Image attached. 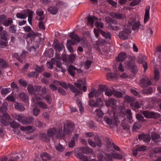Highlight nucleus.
<instances>
[{
	"label": "nucleus",
	"instance_id": "f257e3e1",
	"mask_svg": "<svg viewBox=\"0 0 161 161\" xmlns=\"http://www.w3.org/2000/svg\"><path fill=\"white\" fill-rule=\"evenodd\" d=\"M119 110L120 112L119 113V115L116 116L115 114L114 116V120L115 121V125H117L119 123L122 121L121 126L124 130H128L130 129V127L129 125L125 123V109L123 106H120L119 108Z\"/></svg>",
	"mask_w": 161,
	"mask_h": 161
},
{
	"label": "nucleus",
	"instance_id": "f03ea898",
	"mask_svg": "<svg viewBox=\"0 0 161 161\" xmlns=\"http://www.w3.org/2000/svg\"><path fill=\"white\" fill-rule=\"evenodd\" d=\"M47 134L50 137L54 136L56 138H61L63 136L62 129H59L57 130L55 128L49 129L47 131Z\"/></svg>",
	"mask_w": 161,
	"mask_h": 161
},
{
	"label": "nucleus",
	"instance_id": "7ed1b4c3",
	"mask_svg": "<svg viewBox=\"0 0 161 161\" xmlns=\"http://www.w3.org/2000/svg\"><path fill=\"white\" fill-rule=\"evenodd\" d=\"M94 23L95 25L97 28V29H99V28H103V23L102 22L98 21V19L96 17H91L90 16L88 17H87V24L90 25L93 27L94 26Z\"/></svg>",
	"mask_w": 161,
	"mask_h": 161
},
{
	"label": "nucleus",
	"instance_id": "20e7f679",
	"mask_svg": "<svg viewBox=\"0 0 161 161\" xmlns=\"http://www.w3.org/2000/svg\"><path fill=\"white\" fill-rule=\"evenodd\" d=\"M140 25V22L139 21H136L134 18H130L128 23V26L131 27L132 29L134 31L137 30L139 28Z\"/></svg>",
	"mask_w": 161,
	"mask_h": 161
},
{
	"label": "nucleus",
	"instance_id": "39448f33",
	"mask_svg": "<svg viewBox=\"0 0 161 161\" xmlns=\"http://www.w3.org/2000/svg\"><path fill=\"white\" fill-rule=\"evenodd\" d=\"M94 31L97 37H98L99 33H100L103 36L105 37L106 39H108L110 40L111 39L112 35L111 33L109 32H105L101 29H94Z\"/></svg>",
	"mask_w": 161,
	"mask_h": 161
},
{
	"label": "nucleus",
	"instance_id": "423d86ee",
	"mask_svg": "<svg viewBox=\"0 0 161 161\" xmlns=\"http://www.w3.org/2000/svg\"><path fill=\"white\" fill-rule=\"evenodd\" d=\"M69 36L71 39L67 40V42L71 45H75L76 42H79L81 40L78 36L73 32L70 33Z\"/></svg>",
	"mask_w": 161,
	"mask_h": 161
},
{
	"label": "nucleus",
	"instance_id": "0eeeda50",
	"mask_svg": "<svg viewBox=\"0 0 161 161\" xmlns=\"http://www.w3.org/2000/svg\"><path fill=\"white\" fill-rule=\"evenodd\" d=\"M139 84L141 87L144 88L152 85V83L149 79L145 76L140 79Z\"/></svg>",
	"mask_w": 161,
	"mask_h": 161
},
{
	"label": "nucleus",
	"instance_id": "6e6552de",
	"mask_svg": "<svg viewBox=\"0 0 161 161\" xmlns=\"http://www.w3.org/2000/svg\"><path fill=\"white\" fill-rule=\"evenodd\" d=\"M11 120L10 116L7 113H4L2 116L0 115V121L5 126L8 125Z\"/></svg>",
	"mask_w": 161,
	"mask_h": 161
},
{
	"label": "nucleus",
	"instance_id": "1a4fd4ad",
	"mask_svg": "<svg viewBox=\"0 0 161 161\" xmlns=\"http://www.w3.org/2000/svg\"><path fill=\"white\" fill-rule=\"evenodd\" d=\"M142 114L147 118L157 119L160 116V115L159 114L153 111H144L143 112Z\"/></svg>",
	"mask_w": 161,
	"mask_h": 161
},
{
	"label": "nucleus",
	"instance_id": "9d476101",
	"mask_svg": "<svg viewBox=\"0 0 161 161\" xmlns=\"http://www.w3.org/2000/svg\"><path fill=\"white\" fill-rule=\"evenodd\" d=\"M131 33V30L127 29H125L123 31L119 32V37L121 40H125L127 39L129 34Z\"/></svg>",
	"mask_w": 161,
	"mask_h": 161
},
{
	"label": "nucleus",
	"instance_id": "9b49d317",
	"mask_svg": "<svg viewBox=\"0 0 161 161\" xmlns=\"http://www.w3.org/2000/svg\"><path fill=\"white\" fill-rule=\"evenodd\" d=\"M75 56L74 54L66 56L63 55L62 59L64 62L68 63H72L74 61Z\"/></svg>",
	"mask_w": 161,
	"mask_h": 161
},
{
	"label": "nucleus",
	"instance_id": "f8f14e48",
	"mask_svg": "<svg viewBox=\"0 0 161 161\" xmlns=\"http://www.w3.org/2000/svg\"><path fill=\"white\" fill-rule=\"evenodd\" d=\"M109 15L114 18H115L117 19H123L125 18V14H121L120 13H115L114 12H111Z\"/></svg>",
	"mask_w": 161,
	"mask_h": 161
},
{
	"label": "nucleus",
	"instance_id": "ddd939ff",
	"mask_svg": "<svg viewBox=\"0 0 161 161\" xmlns=\"http://www.w3.org/2000/svg\"><path fill=\"white\" fill-rule=\"evenodd\" d=\"M54 49L56 51H60L62 50L64 47L62 43L59 44L58 41L57 39L54 40L53 44Z\"/></svg>",
	"mask_w": 161,
	"mask_h": 161
},
{
	"label": "nucleus",
	"instance_id": "4468645a",
	"mask_svg": "<svg viewBox=\"0 0 161 161\" xmlns=\"http://www.w3.org/2000/svg\"><path fill=\"white\" fill-rule=\"evenodd\" d=\"M100 91L99 90L96 91L95 89H92L91 92L88 94V97L92 98L94 97H97L99 96Z\"/></svg>",
	"mask_w": 161,
	"mask_h": 161
},
{
	"label": "nucleus",
	"instance_id": "2eb2a0df",
	"mask_svg": "<svg viewBox=\"0 0 161 161\" xmlns=\"http://www.w3.org/2000/svg\"><path fill=\"white\" fill-rule=\"evenodd\" d=\"M75 155L76 157L81 160V161H89V159L87 157L83 155L81 153H76Z\"/></svg>",
	"mask_w": 161,
	"mask_h": 161
},
{
	"label": "nucleus",
	"instance_id": "dca6fc26",
	"mask_svg": "<svg viewBox=\"0 0 161 161\" xmlns=\"http://www.w3.org/2000/svg\"><path fill=\"white\" fill-rule=\"evenodd\" d=\"M127 65L130 69V71L135 73L137 70V68L133 61H129L127 63Z\"/></svg>",
	"mask_w": 161,
	"mask_h": 161
},
{
	"label": "nucleus",
	"instance_id": "f3484780",
	"mask_svg": "<svg viewBox=\"0 0 161 161\" xmlns=\"http://www.w3.org/2000/svg\"><path fill=\"white\" fill-rule=\"evenodd\" d=\"M150 9V6H147L145 12V14L144 18V23H146L149 19L150 18L149 15V10Z\"/></svg>",
	"mask_w": 161,
	"mask_h": 161
},
{
	"label": "nucleus",
	"instance_id": "a211bd4d",
	"mask_svg": "<svg viewBox=\"0 0 161 161\" xmlns=\"http://www.w3.org/2000/svg\"><path fill=\"white\" fill-rule=\"evenodd\" d=\"M75 86L80 89H81V86L86 84V81L84 79L77 80L76 82L74 83Z\"/></svg>",
	"mask_w": 161,
	"mask_h": 161
},
{
	"label": "nucleus",
	"instance_id": "6ab92c4d",
	"mask_svg": "<svg viewBox=\"0 0 161 161\" xmlns=\"http://www.w3.org/2000/svg\"><path fill=\"white\" fill-rule=\"evenodd\" d=\"M76 70H77V68L72 65H69L67 69L69 73L72 76H75V71Z\"/></svg>",
	"mask_w": 161,
	"mask_h": 161
},
{
	"label": "nucleus",
	"instance_id": "aec40b11",
	"mask_svg": "<svg viewBox=\"0 0 161 161\" xmlns=\"http://www.w3.org/2000/svg\"><path fill=\"white\" fill-rule=\"evenodd\" d=\"M126 58V54L125 52L120 53L118 57L116 58V60L117 61L121 62L125 60Z\"/></svg>",
	"mask_w": 161,
	"mask_h": 161
},
{
	"label": "nucleus",
	"instance_id": "412c9836",
	"mask_svg": "<svg viewBox=\"0 0 161 161\" xmlns=\"http://www.w3.org/2000/svg\"><path fill=\"white\" fill-rule=\"evenodd\" d=\"M138 138L139 139H142L146 142H150V137L149 135H139Z\"/></svg>",
	"mask_w": 161,
	"mask_h": 161
},
{
	"label": "nucleus",
	"instance_id": "4be33fe9",
	"mask_svg": "<svg viewBox=\"0 0 161 161\" xmlns=\"http://www.w3.org/2000/svg\"><path fill=\"white\" fill-rule=\"evenodd\" d=\"M116 100L114 98H111L106 101L105 103L106 106L109 107L111 106L112 107L115 106L116 105Z\"/></svg>",
	"mask_w": 161,
	"mask_h": 161
},
{
	"label": "nucleus",
	"instance_id": "5701e85b",
	"mask_svg": "<svg viewBox=\"0 0 161 161\" xmlns=\"http://www.w3.org/2000/svg\"><path fill=\"white\" fill-rule=\"evenodd\" d=\"M56 65L57 68H56V70L57 72L60 71L63 73H64L66 71V70L62 67L61 62L57 61L56 63Z\"/></svg>",
	"mask_w": 161,
	"mask_h": 161
},
{
	"label": "nucleus",
	"instance_id": "b1692460",
	"mask_svg": "<svg viewBox=\"0 0 161 161\" xmlns=\"http://www.w3.org/2000/svg\"><path fill=\"white\" fill-rule=\"evenodd\" d=\"M152 140L155 143H157L160 141V137L159 135L153 133L151 135Z\"/></svg>",
	"mask_w": 161,
	"mask_h": 161
},
{
	"label": "nucleus",
	"instance_id": "393cba45",
	"mask_svg": "<svg viewBox=\"0 0 161 161\" xmlns=\"http://www.w3.org/2000/svg\"><path fill=\"white\" fill-rule=\"evenodd\" d=\"M34 121V118L32 116L26 117L25 116L23 124H30Z\"/></svg>",
	"mask_w": 161,
	"mask_h": 161
},
{
	"label": "nucleus",
	"instance_id": "a878e982",
	"mask_svg": "<svg viewBox=\"0 0 161 161\" xmlns=\"http://www.w3.org/2000/svg\"><path fill=\"white\" fill-rule=\"evenodd\" d=\"M19 97L21 100L25 103L28 102L29 99L27 94L24 92L21 93L19 94Z\"/></svg>",
	"mask_w": 161,
	"mask_h": 161
},
{
	"label": "nucleus",
	"instance_id": "bb28decb",
	"mask_svg": "<svg viewBox=\"0 0 161 161\" xmlns=\"http://www.w3.org/2000/svg\"><path fill=\"white\" fill-rule=\"evenodd\" d=\"M13 116L15 119L17 120L18 121L23 123L25 117V116L23 115L22 114L19 115L14 114Z\"/></svg>",
	"mask_w": 161,
	"mask_h": 161
},
{
	"label": "nucleus",
	"instance_id": "cd10ccee",
	"mask_svg": "<svg viewBox=\"0 0 161 161\" xmlns=\"http://www.w3.org/2000/svg\"><path fill=\"white\" fill-rule=\"evenodd\" d=\"M48 10L50 14L54 15L56 14L58 11V8L56 7L53 6L49 7Z\"/></svg>",
	"mask_w": 161,
	"mask_h": 161
},
{
	"label": "nucleus",
	"instance_id": "c85d7f7f",
	"mask_svg": "<svg viewBox=\"0 0 161 161\" xmlns=\"http://www.w3.org/2000/svg\"><path fill=\"white\" fill-rule=\"evenodd\" d=\"M42 100V98L40 95H35L32 98V102L35 104H37L39 102H41L39 100Z\"/></svg>",
	"mask_w": 161,
	"mask_h": 161
},
{
	"label": "nucleus",
	"instance_id": "c756f323",
	"mask_svg": "<svg viewBox=\"0 0 161 161\" xmlns=\"http://www.w3.org/2000/svg\"><path fill=\"white\" fill-rule=\"evenodd\" d=\"M40 156L43 161H47L51 159L50 155L46 153H41Z\"/></svg>",
	"mask_w": 161,
	"mask_h": 161
},
{
	"label": "nucleus",
	"instance_id": "7c9ffc66",
	"mask_svg": "<svg viewBox=\"0 0 161 161\" xmlns=\"http://www.w3.org/2000/svg\"><path fill=\"white\" fill-rule=\"evenodd\" d=\"M0 35L2 39L5 41L7 40V37L8 36V34L6 31L3 30L1 32Z\"/></svg>",
	"mask_w": 161,
	"mask_h": 161
},
{
	"label": "nucleus",
	"instance_id": "2f4dec72",
	"mask_svg": "<svg viewBox=\"0 0 161 161\" xmlns=\"http://www.w3.org/2000/svg\"><path fill=\"white\" fill-rule=\"evenodd\" d=\"M27 90L29 93L31 94H35V86H33L32 84H29L28 85Z\"/></svg>",
	"mask_w": 161,
	"mask_h": 161
},
{
	"label": "nucleus",
	"instance_id": "473e14b6",
	"mask_svg": "<svg viewBox=\"0 0 161 161\" xmlns=\"http://www.w3.org/2000/svg\"><path fill=\"white\" fill-rule=\"evenodd\" d=\"M94 139L96 146H97L99 147H101L102 146V143L99 136L97 135L95 136Z\"/></svg>",
	"mask_w": 161,
	"mask_h": 161
},
{
	"label": "nucleus",
	"instance_id": "72a5a7b5",
	"mask_svg": "<svg viewBox=\"0 0 161 161\" xmlns=\"http://www.w3.org/2000/svg\"><path fill=\"white\" fill-rule=\"evenodd\" d=\"M130 106L134 110L138 109L141 107L139 103L137 101L132 102L130 104Z\"/></svg>",
	"mask_w": 161,
	"mask_h": 161
},
{
	"label": "nucleus",
	"instance_id": "f704fd0d",
	"mask_svg": "<svg viewBox=\"0 0 161 161\" xmlns=\"http://www.w3.org/2000/svg\"><path fill=\"white\" fill-rule=\"evenodd\" d=\"M124 156V154H119L116 152L113 153V157L114 159L118 160L121 159L123 158Z\"/></svg>",
	"mask_w": 161,
	"mask_h": 161
},
{
	"label": "nucleus",
	"instance_id": "c9c22d12",
	"mask_svg": "<svg viewBox=\"0 0 161 161\" xmlns=\"http://www.w3.org/2000/svg\"><path fill=\"white\" fill-rule=\"evenodd\" d=\"M8 103L6 102H4L1 107H0V113H6V111L7 109Z\"/></svg>",
	"mask_w": 161,
	"mask_h": 161
},
{
	"label": "nucleus",
	"instance_id": "e433bc0d",
	"mask_svg": "<svg viewBox=\"0 0 161 161\" xmlns=\"http://www.w3.org/2000/svg\"><path fill=\"white\" fill-rule=\"evenodd\" d=\"M82 152L85 154H89L92 153L93 151L92 149L90 148L87 147H82L81 148Z\"/></svg>",
	"mask_w": 161,
	"mask_h": 161
},
{
	"label": "nucleus",
	"instance_id": "4c0bfd02",
	"mask_svg": "<svg viewBox=\"0 0 161 161\" xmlns=\"http://www.w3.org/2000/svg\"><path fill=\"white\" fill-rule=\"evenodd\" d=\"M36 13L37 15L40 17L39 18H38V20H42L44 19V17H42L44 14V12L43 11L40 9H38L36 11Z\"/></svg>",
	"mask_w": 161,
	"mask_h": 161
},
{
	"label": "nucleus",
	"instance_id": "58836bf2",
	"mask_svg": "<svg viewBox=\"0 0 161 161\" xmlns=\"http://www.w3.org/2000/svg\"><path fill=\"white\" fill-rule=\"evenodd\" d=\"M13 22V20L11 18H9L7 19H6L5 22L3 24V25L5 26H8L12 25Z\"/></svg>",
	"mask_w": 161,
	"mask_h": 161
},
{
	"label": "nucleus",
	"instance_id": "ea45409f",
	"mask_svg": "<svg viewBox=\"0 0 161 161\" xmlns=\"http://www.w3.org/2000/svg\"><path fill=\"white\" fill-rule=\"evenodd\" d=\"M153 92V89L151 87H149L147 89H143L142 91V92L143 94H145L148 95L152 93Z\"/></svg>",
	"mask_w": 161,
	"mask_h": 161
},
{
	"label": "nucleus",
	"instance_id": "a19ab883",
	"mask_svg": "<svg viewBox=\"0 0 161 161\" xmlns=\"http://www.w3.org/2000/svg\"><path fill=\"white\" fill-rule=\"evenodd\" d=\"M27 11H28V12L27 13V15L28 16V21L29 23L31 25L33 12L32 11H30L29 9L27 10Z\"/></svg>",
	"mask_w": 161,
	"mask_h": 161
},
{
	"label": "nucleus",
	"instance_id": "79ce46f5",
	"mask_svg": "<svg viewBox=\"0 0 161 161\" xmlns=\"http://www.w3.org/2000/svg\"><path fill=\"white\" fill-rule=\"evenodd\" d=\"M114 89L107 88L105 91V94L108 97L111 96L114 94Z\"/></svg>",
	"mask_w": 161,
	"mask_h": 161
},
{
	"label": "nucleus",
	"instance_id": "37998d69",
	"mask_svg": "<svg viewBox=\"0 0 161 161\" xmlns=\"http://www.w3.org/2000/svg\"><path fill=\"white\" fill-rule=\"evenodd\" d=\"M117 77V75L115 74H113L111 73H108L107 74V79L108 80H109L111 79H116Z\"/></svg>",
	"mask_w": 161,
	"mask_h": 161
},
{
	"label": "nucleus",
	"instance_id": "c03bdc74",
	"mask_svg": "<svg viewBox=\"0 0 161 161\" xmlns=\"http://www.w3.org/2000/svg\"><path fill=\"white\" fill-rule=\"evenodd\" d=\"M104 158V161L106 160V161H113V159L114 158L113 157V153L110 154L109 153H106V157Z\"/></svg>",
	"mask_w": 161,
	"mask_h": 161
},
{
	"label": "nucleus",
	"instance_id": "a18cd8bd",
	"mask_svg": "<svg viewBox=\"0 0 161 161\" xmlns=\"http://www.w3.org/2000/svg\"><path fill=\"white\" fill-rule=\"evenodd\" d=\"M68 86L71 91L77 93L80 92V91L79 90L76 88L75 87L73 86V85L69 84Z\"/></svg>",
	"mask_w": 161,
	"mask_h": 161
},
{
	"label": "nucleus",
	"instance_id": "49530a36",
	"mask_svg": "<svg viewBox=\"0 0 161 161\" xmlns=\"http://www.w3.org/2000/svg\"><path fill=\"white\" fill-rule=\"evenodd\" d=\"M14 106L15 108L20 111H23L25 109V108L24 106L19 103H16L14 104Z\"/></svg>",
	"mask_w": 161,
	"mask_h": 161
},
{
	"label": "nucleus",
	"instance_id": "de8ad7c7",
	"mask_svg": "<svg viewBox=\"0 0 161 161\" xmlns=\"http://www.w3.org/2000/svg\"><path fill=\"white\" fill-rule=\"evenodd\" d=\"M55 147L57 151L60 152H63L65 149L64 147L60 144H58L56 145Z\"/></svg>",
	"mask_w": 161,
	"mask_h": 161
},
{
	"label": "nucleus",
	"instance_id": "09e8293b",
	"mask_svg": "<svg viewBox=\"0 0 161 161\" xmlns=\"http://www.w3.org/2000/svg\"><path fill=\"white\" fill-rule=\"evenodd\" d=\"M154 80L156 81H158L159 78V72L157 69H155L154 70Z\"/></svg>",
	"mask_w": 161,
	"mask_h": 161
},
{
	"label": "nucleus",
	"instance_id": "8fccbe9b",
	"mask_svg": "<svg viewBox=\"0 0 161 161\" xmlns=\"http://www.w3.org/2000/svg\"><path fill=\"white\" fill-rule=\"evenodd\" d=\"M40 109L36 106L33 109V114L35 116H37L40 114Z\"/></svg>",
	"mask_w": 161,
	"mask_h": 161
},
{
	"label": "nucleus",
	"instance_id": "3c124183",
	"mask_svg": "<svg viewBox=\"0 0 161 161\" xmlns=\"http://www.w3.org/2000/svg\"><path fill=\"white\" fill-rule=\"evenodd\" d=\"M42 108L46 109L48 108V106L47 104L41 101L37 104Z\"/></svg>",
	"mask_w": 161,
	"mask_h": 161
},
{
	"label": "nucleus",
	"instance_id": "603ef678",
	"mask_svg": "<svg viewBox=\"0 0 161 161\" xmlns=\"http://www.w3.org/2000/svg\"><path fill=\"white\" fill-rule=\"evenodd\" d=\"M11 91L10 88H3L2 90L1 94L3 95H5L10 93Z\"/></svg>",
	"mask_w": 161,
	"mask_h": 161
},
{
	"label": "nucleus",
	"instance_id": "864d4df0",
	"mask_svg": "<svg viewBox=\"0 0 161 161\" xmlns=\"http://www.w3.org/2000/svg\"><path fill=\"white\" fill-rule=\"evenodd\" d=\"M27 53V52L26 51H23L21 55H20V58H19L18 61L20 62H22L23 61V59L25 58L26 54Z\"/></svg>",
	"mask_w": 161,
	"mask_h": 161
},
{
	"label": "nucleus",
	"instance_id": "5fc2aeb1",
	"mask_svg": "<svg viewBox=\"0 0 161 161\" xmlns=\"http://www.w3.org/2000/svg\"><path fill=\"white\" fill-rule=\"evenodd\" d=\"M108 28L110 30H112L114 31H117L120 30V29L118 27L116 26H113L111 24L108 25Z\"/></svg>",
	"mask_w": 161,
	"mask_h": 161
},
{
	"label": "nucleus",
	"instance_id": "6e6d98bb",
	"mask_svg": "<svg viewBox=\"0 0 161 161\" xmlns=\"http://www.w3.org/2000/svg\"><path fill=\"white\" fill-rule=\"evenodd\" d=\"M9 30L10 32L13 33H16L17 31L16 26L14 24H12L10 26Z\"/></svg>",
	"mask_w": 161,
	"mask_h": 161
},
{
	"label": "nucleus",
	"instance_id": "4d7b16f0",
	"mask_svg": "<svg viewBox=\"0 0 161 161\" xmlns=\"http://www.w3.org/2000/svg\"><path fill=\"white\" fill-rule=\"evenodd\" d=\"M27 14H23L20 13H18L16 14L17 18L21 19H25L27 17Z\"/></svg>",
	"mask_w": 161,
	"mask_h": 161
},
{
	"label": "nucleus",
	"instance_id": "13d9d810",
	"mask_svg": "<svg viewBox=\"0 0 161 161\" xmlns=\"http://www.w3.org/2000/svg\"><path fill=\"white\" fill-rule=\"evenodd\" d=\"M50 137L48 136L47 134H43L41 135V139L43 141L47 142L50 140Z\"/></svg>",
	"mask_w": 161,
	"mask_h": 161
},
{
	"label": "nucleus",
	"instance_id": "bf43d9fd",
	"mask_svg": "<svg viewBox=\"0 0 161 161\" xmlns=\"http://www.w3.org/2000/svg\"><path fill=\"white\" fill-rule=\"evenodd\" d=\"M77 102L80 108V112L81 113H83L84 112V109L80 100V99H77Z\"/></svg>",
	"mask_w": 161,
	"mask_h": 161
},
{
	"label": "nucleus",
	"instance_id": "052dcab7",
	"mask_svg": "<svg viewBox=\"0 0 161 161\" xmlns=\"http://www.w3.org/2000/svg\"><path fill=\"white\" fill-rule=\"evenodd\" d=\"M35 125L36 126L39 127H45L46 125L43 124L39 120H36L35 122Z\"/></svg>",
	"mask_w": 161,
	"mask_h": 161
},
{
	"label": "nucleus",
	"instance_id": "680f3d73",
	"mask_svg": "<svg viewBox=\"0 0 161 161\" xmlns=\"http://www.w3.org/2000/svg\"><path fill=\"white\" fill-rule=\"evenodd\" d=\"M66 126L68 128L72 130L74 127V125L72 122L68 121L66 122Z\"/></svg>",
	"mask_w": 161,
	"mask_h": 161
},
{
	"label": "nucleus",
	"instance_id": "e2e57ef3",
	"mask_svg": "<svg viewBox=\"0 0 161 161\" xmlns=\"http://www.w3.org/2000/svg\"><path fill=\"white\" fill-rule=\"evenodd\" d=\"M89 103L90 106L94 107H98V105L97 103H96L92 99L89 102Z\"/></svg>",
	"mask_w": 161,
	"mask_h": 161
},
{
	"label": "nucleus",
	"instance_id": "0e129e2a",
	"mask_svg": "<svg viewBox=\"0 0 161 161\" xmlns=\"http://www.w3.org/2000/svg\"><path fill=\"white\" fill-rule=\"evenodd\" d=\"M9 124L11 126L14 128H16L20 126V124L19 123L15 121H13L12 123H10V122Z\"/></svg>",
	"mask_w": 161,
	"mask_h": 161
},
{
	"label": "nucleus",
	"instance_id": "69168bd1",
	"mask_svg": "<svg viewBox=\"0 0 161 161\" xmlns=\"http://www.w3.org/2000/svg\"><path fill=\"white\" fill-rule=\"evenodd\" d=\"M141 125V123L140 122H136L133 125V129L134 130H136L140 128Z\"/></svg>",
	"mask_w": 161,
	"mask_h": 161
},
{
	"label": "nucleus",
	"instance_id": "338daca9",
	"mask_svg": "<svg viewBox=\"0 0 161 161\" xmlns=\"http://www.w3.org/2000/svg\"><path fill=\"white\" fill-rule=\"evenodd\" d=\"M104 121L108 125H111L112 123L111 119L107 117H105L103 118Z\"/></svg>",
	"mask_w": 161,
	"mask_h": 161
},
{
	"label": "nucleus",
	"instance_id": "774afa93",
	"mask_svg": "<svg viewBox=\"0 0 161 161\" xmlns=\"http://www.w3.org/2000/svg\"><path fill=\"white\" fill-rule=\"evenodd\" d=\"M47 103L49 104H51L52 101V99L51 96L49 94L47 95L44 97Z\"/></svg>",
	"mask_w": 161,
	"mask_h": 161
}]
</instances>
